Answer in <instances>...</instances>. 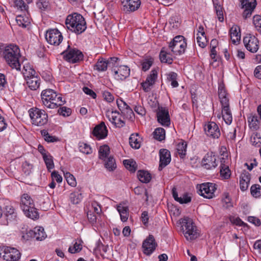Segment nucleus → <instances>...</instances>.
<instances>
[{
	"instance_id": "0eeeda50",
	"label": "nucleus",
	"mask_w": 261,
	"mask_h": 261,
	"mask_svg": "<svg viewBox=\"0 0 261 261\" xmlns=\"http://www.w3.org/2000/svg\"><path fill=\"white\" fill-rule=\"evenodd\" d=\"M29 112L33 124L36 126H43L47 123L48 115L44 110L33 108Z\"/></svg>"
},
{
	"instance_id": "c756f323",
	"label": "nucleus",
	"mask_w": 261,
	"mask_h": 261,
	"mask_svg": "<svg viewBox=\"0 0 261 261\" xmlns=\"http://www.w3.org/2000/svg\"><path fill=\"white\" fill-rule=\"evenodd\" d=\"M137 175L139 180L143 183H148L151 179V174L147 171L139 170L138 171Z\"/></svg>"
},
{
	"instance_id": "e2e57ef3",
	"label": "nucleus",
	"mask_w": 261,
	"mask_h": 261,
	"mask_svg": "<svg viewBox=\"0 0 261 261\" xmlns=\"http://www.w3.org/2000/svg\"><path fill=\"white\" fill-rule=\"evenodd\" d=\"M191 201V197L188 196L187 193L184 194L182 196L179 197L178 202L180 204L188 203Z\"/></svg>"
},
{
	"instance_id": "423d86ee",
	"label": "nucleus",
	"mask_w": 261,
	"mask_h": 261,
	"mask_svg": "<svg viewBox=\"0 0 261 261\" xmlns=\"http://www.w3.org/2000/svg\"><path fill=\"white\" fill-rule=\"evenodd\" d=\"M61 55L65 61L72 64L79 63L84 59L83 53L77 48L71 47L69 45Z\"/></svg>"
},
{
	"instance_id": "a19ab883",
	"label": "nucleus",
	"mask_w": 261,
	"mask_h": 261,
	"mask_svg": "<svg viewBox=\"0 0 261 261\" xmlns=\"http://www.w3.org/2000/svg\"><path fill=\"white\" fill-rule=\"evenodd\" d=\"M251 195L255 198L261 196V186L258 184L253 185L250 188Z\"/></svg>"
},
{
	"instance_id": "c9c22d12",
	"label": "nucleus",
	"mask_w": 261,
	"mask_h": 261,
	"mask_svg": "<svg viewBox=\"0 0 261 261\" xmlns=\"http://www.w3.org/2000/svg\"><path fill=\"white\" fill-rule=\"evenodd\" d=\"M123 164L127 170L133 173L135 172L137 169V164L133 160H125L123 161Z\"/></svg>"
},
{
	"instance_id": "e433bc0d",
	"label": "nucleus",
	"mask_w": 261,
	"mask_h": 261,
	"mask_svg": "<svg viewBox=\"0 0 261 261\" xmlns=\"http://www.w3.org/2000/svg\"><path fill=\"white\" fill-rule=\"evenodd\" d=\"M16 21L19 26L23 28L27 27L30 24V19L22 15L17 16L16 18Z\"/></svg>"
},
{
	"instance_id": "de8ad7c7",
	"label": "nucleus",
	"mask_w": 261,
	"mask_h": 261,
	"mask_svg": "<svg viewBox=\"0 0 261 261\" xmlns=\"http://www.w3.org/2000/svg\"><path fill=\"white\" fill-rule=\"evenodd\" d=\"M82 249V245L79 242H75L73 244V247L70 246L68 248V252L71 254L80 252Z\"/></svg>"
},
{
	"instance_id": "b1692460",
	"label": "nucleus",
	"mask_w": 261,
	"mask_h": 261,
	"mask_svg": "<svg viewBox=\"0 0 261 261\" xmlns=\"http://www.w3.org/2000/svg\"><path fill=\"white\" fill-rule=\"evenodd\" d=\"M220 162V175L223 178L227 179L231 175V171L229 166L227 164H225V159L224 158L221 159Z\"/></svg>"
},
{
	"instance_id": "4be33fe9",
	"label": "nucleus",
	"mask_w": 261,
	"mask_h": 261,
	"mask_svg": "<svg viewBox=\"0 0 261 261\" xmlns=\"http://www.w3.org/2000/svg\"><path fill=\"white\" fill-rule=\"evenodd\" d=\"M114 77L117 80H124L130 74V69L126 66H120L117 69H114Z\"/></svg>"
},
{
	"instance_id": "6ab92c4d",
	"label": "nucleus",
	"mask_w": 261,
	"mask_h": 261,
	"mask_svg": "<svg viewBox=\"0 0 261 261\" xmlns=\"http://www.w3.org/2000/svg\"><path fill=\"white\" fill-rule=\"evenodd\" d=\"M4 258L7 261H17L20 257V253L14 248L7 247L4 249Z\"/></svg>"
},
{
	"instance_id": "473e14b6",
	"label": "nucleus",
	"mask_w": 261,
	"mask_h": 261,
	"mask_svg": "<svg viewBox=\"0 0 261 261\" xmlns=\"http://www.w3.org/2000/svg\"><path fill=\"white\" fill-rule=\"evenodd\" d=\"M24 79L27 80L33 76H36V73L35 70L30 66H24L22 71Z\"/></svg>"
},
{
	"instance_id": "5fc2aeb1",
	"label": "nucleus",
	"mask_w": 261,
	"mask_h": 261,
	"mask_svg": "<svg viewBox=\"0 0 261 261\" xmlns=\"http://www.w3.org/2000/svg\"><path fill=\"white\" fill-rule=\"evenodd\" d=\"M33 168L32 164H30L28 162L25 161L22 163V169L24 174L29 175L31 172V170Z\"/></svg>"
},
{
	"instance_id": "f8f14e48",
	"label": "nucleus",
	"mask_w": 261,
	"mask_h": 261,
	"mask_svg": "<svg viewBox=\"0 0 261 261\" xmlns=\"http://www.w3.org/2000/svg\"><path fill=\"white\" fill-rule=\"evenodd\" d=\"M243 42L246 49L251 53H256L259 47V41L255 36L248 34L243 39Z\"/></svg>"
},
{
	"instance_id": "7ed1b4c3",
	"label": "nucleus",
	"mask_w": 261,
	"mask_h": 261,
	"mask_svg": "<svg viewBox=\"0 0 261 261\" xmlns=\"http://www.w3.org/2000/svg\"><path fill=\"white\" fill-rule=\"evenodd\" d=\"M3 57L6 62L12 68L20 70L19 58L20 57L19 47L14 44L6 47L3 51Z\"/></svg>"
},
{
	"instance_id": "774afa93",
	"label": "nucleus",
	"mask_w": 261,
	"mask_h": 261,
	"mask_svg": "<svg viewBox=\"0 0 261 261\" xmlns=\"http://www.w3.org/2000/svg\"><path fill=\"white\" fill-rule=\"evenodd\" d=\"M152 64V61L150 60H146L142 63V69L146 71L148 70Z\"/></svg>"
},
{
	"instance_id": "bb28decb",
	"label": "nucleus",
	"mask_w": 261,
	"mask_h": 261,
	"mask_svg": "<svg viewBox=\"0 0 261 261\" xmlns=\"http://www.w3.org/2000/svg\"><path fill=\"white\" fill-rule=\"evenodd\" d=\"M160 59L162 63L171 64L172 63L173 59L170 53L165 50V48L163 47L160 53Z\"/></svg>"
},
{
	"instance_id": "4c0bfd02",
	"label": "nucleus",
	"mask_w": 261,
	"mask_h": 261,
	"mask_svg": "<svg viewBox=\"0 0 261 261\" xmlns=\"http://www.w3.org/2000/svg\"><path fill=\"white\" fill-rule=\"evenodd\" d=\"M153 138L160 141L165 138V130L162 127L156 128L153 133Z\"/></svg>"
},
{
	"instance_id": "58836bf2",
	"label": "nucleus",
	"mask_w": 261,
	"mask_h": 261,
	"mask_svg": "<svg viewBox=\"0 0 261 261\" xmlns=\"http://www.w3.org/2000/svg\"><path fill=\"white\" fill-rule=\"evenodd\" d=\"M43 159L47 170L50 172V170L54 168V163L52 156L50 154H44Z\"/></svg>"
},
{
	"instance_id": "1a4fd4ad",
	"label": "nucleus",
	"mask_w": 261,
	"mask_h": 261,
	"mask_svg": "<svg viewBox=\"0 0 261 261\" xmlns=\"http://www.w3.org/2000/svg\"><path fill=\"white\" fill-rule=\"evenodd\" d=\"M45 39L50 44L58 46L62 41L63 37L58 29H53L46 31Z\"/></svg>"
},
{
	"instance_id": "13d9d810",
	"label": "nucleus",
	"mask_w": 261,
	"mask_h": 261,
	"mask_svg": "<svg viewBox=\"0 0 261 261\" xmlns=\"http://www.w3.org/2000/svg\"><path fill=\"white\" fill-rule=\"evenodd\" d=\"M197 42L198 43V45L200 47H201V48H204L206 46L207 42L206 36H198L197 37Z\"/></svg>"
},
{
	"instance_id": "ea45409f",
	"label": "nucleus",
	"mask_w": 261,
	"mask_h": 261,
	"mask_svg": "<svg viewBox=\"0 0 261 261\" xmlns=\"http://www.w3.org/2000/svg\"><path fill=\"white\" fill-rule=\"evenodd\" d=\"M138 134H132L129 138V144L135 149H139L140 147V143L138 140Z\"/></svg>"
},
{
	"instance_id": "bf43d9fd",
	"label": "nucleus",
	"mask_w": 261,
	"mask_h": 261,
	"mask_svg": "<svg viewBox=\"0 0 261 261\" xmlns=\"http://www.w3.org/2000/svg\"><path fill=\"white\" fill-rule=\"evenodd\" d=\"M37 5L40 9L45 10L48 8L49 3L47 0H39Z\"/></svg>"
},
{
	"instance_id": "20e7f679",
	"label": "nucleus",
	"mask_w": 261,
	"mask_h": 261,
	"mask_svg": "<svg viewBox=\"0 0 261 261\" xmlns=\"http://www.w3.org/2000/svg\"><path fill=\"white\" fill-rule=\"evenodd\" d=\"M20 206L25 215L32 219L39 218V213L35 207L34 201L28 194H23L21 197Z\"/></svg>"
},
{
	"instance_id": "f257e3e1",
	"label": "nucleus",
	"mask_w": 261,
	"mask_h": 261,
	"mask_svg": "<svg viewBox=\"0 0 261 261\" xmlns=\"http://www.w3.org/2000/svg\"><path fill=\"white\" fill-rule=\"evenodd\" d=\"M41 97L43 105L48 109L57 108L65 103L61 95L52 89L43 90Z\"/></svg>"
},
{
	"instance_id": "2f4dec72",
	"label": "nucleus",
	"mask_w": 261,
	"mask_h": 261,
	"mask_svg": "<svg viewBox=\"0 0 261 261\" xmlns=\"http://www.w3.org/2000/svg\"><path fill=\"white\" fill-rule=\"evenodd\" d=\"M117 210L120 214L121 221L122 222H126L128 217V207L119 205L117 206Z\"/></svg>"
},
{
	"instance_id": "4468645a",
	"label": "nucleus",
	"mask_w": 261,
	"mask_h": 261,
	"mask_svg": "<svg viewBox=\"0 0 261 261\" xmlns=\"http://www.w3.org/2000/svg\"><path fill=\"white\" fill-rule=\"evenodd\" d=\"M157 120L161 125L169 126L170 119L168 110L163 107H159L156 111Z\"/></svg>"
},
{
	"instance_id": "37998d69",
	"label": "nucleus",
	"mask_w": 261,
	"mask_h": 261,
	"mask_svg": "<svg viewBox=\"0 0 261 261\" xmlns=\"http://www.w3.org/2000/svg\"><path fill=\"white\" fill-rule=\"evenodd\" d=\"M34 232H33V229H28L22 228V230L20 232V235L22 240L27 241L30 239L33 238V234Z\"/></svg>"
},
{
	"instance_id": "39448f33",
	"label": "nucleus",
	"mask_w": 261,
	"mask_h": 261,
	"mask_svg": "<svg viewBox=\"0 0 261 261\" xmlns=\"http://www.w3.org/2000/svg\"><path fill=\"white\" fill-rule=\"evenodd\" d=\"M180 224L183 234L187 240H193L196 239L198 234L197 227L192 219L189 217H184L180 219Z\"/></svg>"
},
{
	"instance_id": "f3484780",
	"label": "nucleus",
	"mask_w": 261,
	"mask_h": 261,
	"mask_svg": "<svg viewBox=\"0 0 261 261\" xmlns=\"http://www.w3.org/2000/svg\"><path fill=\"white\" fill-rule=\"evenodd\" d=\"M206 134L212 138H218L220 136V132L218 125L214 122H210L204 126Z\"/></svg>"
},
{
	"instance_id": "6e6552de",
	"label": "nucleus",
	"mask_w": 261,
	"mask_h": 261,
	"mask_svg": "<svg viewBox=\"0 0 261 261\" xmlns=\"http://www.w3.org/2000/svg\"><path fill=\"white\" fill-rule=\"evenodd\" d=\"M187 42L184 36H175L169 45V48L176 55H180L185 51Z\"/></svg>"
},
{
	"instance_id": "9d476101",
	"label": "nucleus",
	"mask_w": 261,
	"mask_h": 261,
	"mask_svg": "<svg viewBox=\"0 0 261 261\" xmlns=\"http://www.w3.org/2000/svg\"><path fill=\"white\" fill-rule=\"evenodd\" d=\"M216 185L214 183H204L200 185L198 193L204 198L210 199L214 196Z\"/></svg>"
},
{
	"instance_id": "7c9ffc66",
	"label": "nucleus",
	"mask_w": 261,
	"mask_h": 261,
	"mask_svg": "<svg viewBox=\"0 0 261 261\" xmlns=\"http://www.w3.org/2000/svg\"><path fill=\"white\" fill-rule=\"evenodd\" d=\"M40 79L36 76H33L32 78L27 79V84L30 89L32 90H37L40 86Z\"/></svg>"
},
{
	"instance_id": "393cba45",
	"label": "nucleus",
	"mask_w": 261,
	"mask_h": 261,
	"mask_svg": "<svg viewBox=\"0 0 261 261\" xmlns=\"http://www.w3.org/2000/svg\"><path fill=\"white\" fill-rule=\"evenodd\" d=\"M231 40L233 44L239 42L241 40V32L238 25H233L230 30Z\"/></svg>"
},
{
	"instance_id": "a211bd4d",
	"label": "nucleus",
	"mask_w": 261,
	"mask_h": 261,
	"mask_svg": "<svg viewBox=\"0 0 261 261\" xmlns=\"http://www.w3.org/2000/svg\"><path fill=\"white\" fill-rule=\"evenodd\" d=\"M160 165L159 170L161 171L163 168L167 166L171 162L170 152L166 149H161L159 151Z\"/></svg>"
},
{
	"instance_id": "6e6d98bb",
	"label": "nucleus",
	"mask_w": 261,
	"mask_h": 261,
	"mask_svg": "<svg viewBox=\"0 0 261 261\" xmlns=\"http://www.w3.org/2000/svg\"><path fill=\"white\" fill-rule=\"evenodd\" d=\"M58 113L63 116H68L71 114V111L70 108L66 107H62L58 110Z\"/></svg>"
},
{
	"instance_id": "2eb2a0df",
	"label": "nucleus",
	"mask_w": 261,
	"mask_h": 261,
	"mask_svg": "<svg viewBox=\"0 0 261 261\" xmlns=\"http://www.w3.org/2000/svg\"><path fill=\"white\" fill-rule=\"evenodd\" d=\"M157 244L154 237L150 234L144 241L142 244L143 253L147 255H150L155 249Z\"/></svg>"
},
{
	"instance_id": "8fccbe9b",
	"label": "nucleus",
	"mask_w": 261,
	"mask_h": 261,
	"mask_svg": "<svg viewBox=\"0 0 261 261\" xmlns=\"http://www.w3.org/2000/svg\"><path fill=\"white\" fill-rule=\"evenodd\" d=\"M64 176L69 185L73 187L76 186V180L73 175L67 172L66 173H64Z\"/></svg>"
},
{
	"instance_id": "864d4df0",
	"label": "nucleus",
	"mask_w": 261,
	"mask_h": 261,
	"mask_svg": "<svg viewBox=\"0 0 261 261\" xmlns=\"http://www.w3.org/2000/svg\"><path fill=\"white\" fill-rule=\"evenodd\" d=\"M79 150L81 152L86 154H90L92 152L90 146L84 143H80Z\"/></svg>"
},
{
	"instance_id": "c03bdc74",
	"label": "nucleus",
	"mask_w": 261,
	"mask_h": 261,
	"mask_svg": "<svg viewBox=\"0 0 261 261\" xmlns=\"http://www.w3.org/2000/svg\"><path fill=\"white\" fill-rule=\"evenodd\" d=\"M177 151L180 158H183L186 154L187 143L185 142L179 143L177 145Z\"/></svg>"
},
{
	"instance_id": "dca6fc26",
	"label": "nucleus",
	"mask_w": 261,
	"mask_h": 261,
	"mask_svg": "<svg viewBox=\"0 0 261 261\" xmlns=\"http://www.w3.org/2000/svg\"><path fill=\"white\" fill-rule=\"evenodd\" d=\"M241 4L242 8L244 9L243 13V17L244 19H247L251 16L252 12L255 9L256 2L255 0H242Z\"/></svg>"
},
{
	"instance_id": "3c124183",
	"label": "nucleus",
	"mask_w": 261,
	"mask_h": 261,
	"mask_svg": "<svg viewBox=\"0 0 261 261\" xmlns=\"http://www.w3.org/2000/svg\"><path fill=\"white\" fill-rule=\"evenodd\" d=\"M253 22L256 31L261 34V16L257 15L254 16Z\"/></svg>"
},
{
	"instance_id": "aec40b11",
	"label": "nucleus",
	"mask_w": 261,
	"mask_h": 261,
	"mask_svg": "<svg viewBox=\"0 0 261 261\" xmlns=\"http://www.w3.org/2000/svg\"><path fill=\"white\" fill-rule=\"evenodd\" d=\"M123 10L126 12L137 10L141 4L140 0H121Z\"/></svg>"
},
{
	"instance_id": "a18cd8bd",
	"label": "nucleus",
	"mask_w": 261,
	"mask_h": 261,
	"mask_svg": "<svg viewBox=\"0 0 261 261\" xmlns=\"http://www.w3.org/2000/svg\"><path fill=\"white\" fill-rule=\"evenodd\" d=\"M82 199V196L79 192H73L70 194V200L72 203L77 204L79 203Z\"/></svg>"
},
{
	"instance_id": "79ce46f5",
	"label": "nucleus",
	"mask_w": 261,
	"mask_h": 261,
	"mask_svg": "<svg viewBox=\"0 0 261 261\" xmlns=\"http://www.w3.org/2000/svg\"><path fill=\"white\" fill-rule=\"evenodd\" d=\"M41 133L44 137V140L47 142H56L59 141L58 137L50 135L46 130H42Z\"/></svg>"
},
{
	"instance_id": "c85d7f7f",
	"label": "nucleus",
	"mask_w": 261,
	"mask_h": 261,
	"mask_svg": "<svg viewBox=\"0 0 261 261\" xmlns=\"http://www.w3.org/2000/svg\"><path fill=\"white\" fill-rule=\"evenodd\" d=\"M108 66L109 62L105 59L100 58L94 65V68L98 71H104L107 69Z\"/></svg>"
},
{
	"instance_id": "f03ea898",
	"label": "nucleus",
	"mask_w": 261,
	"mask_h": 261,
	"mask_svg": "<svg viewBox=\"0 0 261 261\" xmlns=\"http://www.w3.org/2000/svg\"><path fill=\"white\" fill-rule=\"evenodd\" d=\"M65 24L68 30L76 34H81L87 28L84 18L77 13L68 15L65 20Z\"/></svg>"
},
{
	"instance_id": "5701e85b",
	"label": "nucleus",
	"mask_w": 261,
	"mask_h": 261,
	"mask_svg": "<svg viewBox=\"0 0 261 261\" xmlns=\"http://www.w3.org/2000/svg\"><path fill=\"white\" fill-rule=\"evenodd\" d=\"M250 179V174L249 172L244 171V172L241 173L240 177V189L242 191H245L247 190Z\"/></svg>"
},
{
	"instance_id": "ddd939ff",
	"label": "nucleus",
	"mask_w": 261,
	"mask_h": 261,
	"mask_svg": "<svg viewBox=\"0 0 261 261\" xmlns=\"http://www.w3.org/2000/svg\"><path fill=\"white\" fill-rule=\"evenodd\" d=\"M217 165V156L212 152L207 153L201 161L202 167L207 170L215 168Z\"/></svg>"
},
{
	"instance_id": "4d7b16f0",
	"label": "nucleus",
	"mask_w": 261,
	"mask_h": 261,
	"mask_svg": "<svg viewBox=\"0 0 261 261\" xmlns=\"http://www.w3.org/2000/svg\"><path fill=\"white\" fill-rule=\"evenodd\" d=\"M251 142L255 147H259L261 144L260 138L258 137L257 134L253 135L251 137Z\"/></svg>"
},
{
	"instance_id": "680f3d73",
	"label": "nucleus",
	"mask_w": 261,
	"mask_h": 261,
	"mask_svg": "<svg viewBox=\"0 0 261 261\" xmlns=\"http://www.w3.org/2000/svg\"><path fill=\"white\" fill-rule=\"evenodd\" d=\"M218 95H219V99L224 98V97H228V94L227 93L223 85H220L219 86Z\"/></svg>"
},
{
	"instance_id": "338daca9",
	"label": "nucleus",
	"mask_w": 261,
	"mask_h": 261,
	"mask_svg": "<svg viewBox=\"0 0 261 261\" xmlns=\"http://www.w3.org/2000/svg\"><path fill=\"white\" fill-rule=\"evenodd\" d=\"M87 215V218L91 223L94 224L96 222L97 217L92 212L88 211Z\"/></svg>"
},
{
	"instance_id": "49530a36",
	"label": "nucleus",
	"mask_w": 261,
	"mask_h": 261,
	"mask_svg": "<svg viewBox=\"0 0 261 261\" xmlns=\"http://www.w3.org/2000/svg\"><path fill=\"white\" fill-rule=\"evenodd\" d=\"M6 215L7 219L9 220L15 219L16 217V213L15 210L12 206H7L6 207Z\"/></svg>"
},
{
	"instance_id": "9b49d317",
	"label": "nucleus",
	"mask_w": 261,
	"mask_h": 261,
	"mask_svg": "<svg viewBox=\"0 0 261 261\" xmlns=\"http://www.w3.org/2000/svg\"><path fill=\"white\" fill-rule=\"evenodd\" d=\"M222 106V117L225 123L229 124L231 123L232 117L229 108V99L228 97L220 98Z\"/></svg>"
},
{
	"instance_id": "72a5a7b5",
	"label": "nucleus",
	"mask_w": 261,
	"mask_h": 261,
	"mask_svg": "<svg viewBox=\"0 0 261 261\" xmlns=\"http://www.w3.org/2000/svg\"><path fill=\"white\" fill-rule=\"evenodd\" d=\"M110 151V148L108 145L101 146L98 151L99 158L101 160H106L109 155Z\"/></svg>"
},
{
	"instance_id": "cd10ccee",
	"label": "nucleus",
	"mask_w": 261,
	"mask_h": 261,
	"mask_svg": "<svg viewBox=\"0 0 261 261\" xmlns=\"http://www.w3.org/2000/svg\"><path fill=\"white\" fill-rule=\"evenodd\" d=\"M248 122L249 126L251 129L256 130L259 129L260 125V121L258 116L252 115L248 117Z\"/></svg>"
},
{
	"instance_id": "09e8293b",
	"label": "nucleus",
	"mask_w": 261,
	"mask_h": 261,
	"mask_svg": "<svg viewBox=\"0 0 261 261\" xmlns=\"http://www.w3.org/2000/svg\"><path fill=\"white\" fill-rule=\"evenodd\" d=\"M157 76V71L155 69H153L151 71L150 74L147 77L146 81L148 83H149L150 85H153L155 83Z\"/></svg>"
},
{
	"instance_id": "052dcab7",
	"label": "nucleus",
	"mask_w": 261,
	"mask_h": 261,
	"mask_svg": "<svg viewBox=\"0 0 261 261\" xmlns=\"http://www.w3.org/2000/svg\"><path fill=\"white\" fill-rule=\"evenodd\" d=\"M14 4L16 6L21 10H27L28 6L23 0H15Z\"/></svg>"
},
{
	"instance_id": "a878e982",
	"label": "nucleus",
	"mask_w": 261,
	"mask_h": 261,
	"mask_svg": "<svg viewBox=\"0 0 261 261\" xmlns=\"http://www.w3.org/2000/svg\"><path fill=\"white\" fill-rule=\"evenodd\" d=\"M33 232H34V234H33V238L37 241H42L46 237V234L42 227H35L33 229Z\"/></svg>"
},
{
	"instance_id": "69168bd1",
	"label": "nucleus",
	"mask_w": 261,
	"mask_h": 261,
	"mask_svg": "<svg viewBox=\"0 0 261 261\" xmlns=\"http://www.w3.org/2000/svg\"><path fill=\"white\" fill-rule=\"evenodd\" d=\"M117 106L119 109L121 111L122 113H124L123 112L126 107V106H128L124 101L122 99H117L116 101Z\"/></svg>"
},
{
	"instance_id": "f704fd0d",
	"label": "nucleus",
	"mask_w": 261,
	"mask_h": 261,
	"mask_svg": "<svg viewBox=\"0 0 261 261\" xmlns=\"http://www.w3.org/2000/svg\"><path fill=\"white\" fill-rule=\"evenodd\" d=\"M105 161V167L109 171H113L116 168L115 160L112 156L108 157L107 160Z\"/></svg>"
},
{
	"instance_id": "0e129e2a",
	"label": "nucleus",
	"mask_w": 261,
	"mask_h": 261,
	"mask_svg": "<svg viewBox=\"0 0 261 261\" xmlns=\"http://www.w3.org/2000/svg\"><path fill=\"white\" fill-rule=\"evenodd\" d=\"M102 96L105 100L108 102H112L114 100V97L109 91H104L102 93Z\"/></svg>"
},
{
	"instance_id": "412c9836",
	"label": "nucleus",
	"mask_w": 261,
	"mask_h": 261,
	"mask_svg": "<svg viewBox=\"0 0 261 261\" xmlns=\"http://www.w3.org/2000/svg\"><path fill=\"white\" fill-rule=\"evenodd\" d=\"M92 134L98 140L105 139L108 135V130L104 122H101L96 125Z\"/></svg>"
},
{
	"instance_id": "603ef678",
	"label": "nucleus",
	"mask_w": 261,
	"mask_h": 261,
	"mask_svg": "<svg viewBox=\"0 0 261 261\" xmlns=\"http://www.w3.org/2000/svg\"><path fill=\"white\" fill-rule=\"evenodd\" d=\"M215 8L216 10V13L218 17V20L220 22H223L224 20L223 17V8L220 5L215 4Z\"/></svg>"
}]
</instances>
